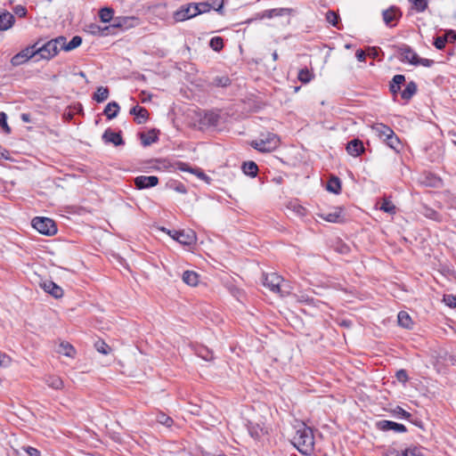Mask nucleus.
<instances>
[{"instance_id":"55","label":"nucleus","mask_w":456,"mask_h":456,"mask_svg":"<svg viewBox=\"0 0 456 456\" xmlns=\"http://www.w3.org/2000/svg\"><path fill=\"white\" fill-rule=\"evenodd\" d=\"M13 11H14V13H15L16 15H18L19 17H24V16H26V14H27V10H26V8H25L24 6H22V5H16V6L14 7V10H13Z\"/></svg>"},{"instance_id":"58","label":"nucleus","mask_w":456,"mask_h":456,"mask_svg":"<svg viewBox=\"0 0 456 456\" xmlns=\"http://www.w3.org/2000/svg\"><path fill=\"white\" fill-rule=\"evenodd\" d=\"M9 362L10 358L2 352H0V366H7Z\"/></svg>"},{"instance_id":"34","label":"nucleus","mask_w":456,"mask_h":456,"mask_svg":"<svg viewBox=\"0 0 456 456\" xmlns=\"http://www.w3.org/2000/svg\"><path fill=\"white\" fill-rule=\"evenodd\" d=\"M384 140L386 141L387 144L391 149H394L395 151H399V150L401 148V142L394 131H393L392 134H389Z\"/></svg>"},{"instance_id":"31","label":"nucleus","mask_w":456,"mask_h":456,"mask_svg":"<svg viewBox=\"0 0 456 456\" xmlns=\"http://www.w3.org/2000/svg\"><path fill=\"white\" fill-rule=\"evenodd\" d=\"M397 320H398V324L401 327L405 328V329H411L412 322H411V319L410 315L408 314V313H406L404 311L399 312Z\"/></svg>"},{"instance_id":"26","label":"nucleus","mask_w":456,"mask_h":456,"mask_svg":"<svg viewBox=\"0 0 456 456\" xmlns=\"http://www.w3.org/2000/svg\"><path fill=\"white\" fill-rule=\"evenodd\" d=\"M45 383L48 387L59 390L63 387V381L62 379L55 375H48L45 377Z\"/></svg>"},{"instance_id":"49","label":"nucleus","mask_w":456,"mask_h":456,"mask_svg":"<svg viewBox=\"0 0 456 456\" xmlns=\"http://www.w3.org/2000/svg\"><path fill=\"white\" fill-rule=\"evenodd\" d=\"M443 301L444 304L452 308L456 307V296L452 294L444 295Z\"/></svg>"},{"instance_id":"44","label":"nucleus","mask_w":456,"mask_h":456,"mask_svg":"<svg viewBox=\"0 0 456 456\" xmlns=\"http://www.w3.org/2000/svg\"><path fill=\"white\" fill-rule=\"evenodd\" d=\"M393 414L400 419H409L411 414L406 411H404L402 407L397 406L392 411Z\"/></svg>"},{"instance_id":"45","label":"nucleus","mask_w":456,"mask_h":456,"mask_svg":"<svg viewBox=\"0 0 456 456\" xmlns=\"http://www.w3.org/2000/svg\"><path fill=\"white\" fill-rule=\"evenodd\" d=\"M339 20V16L333 11H328L326 13V20L336 27L338 25Z\"/></svg>"},{"instance_id":"30","label":"nucleus","mask_w":456,"mask_h":456,"mask_svg":"<svg viewBox=\"0 0 456 456\" xmlns=\"http://www.w3.org/2000/svg\"><path fill=\"white\" fill-rule=\"evenodd\" d=\"M327 190L335 194H338L341 191V182L338 177L332 176L330 178L327 183Z\"/></svg>"},{"instance_id":"27","label":"nucleus","mask_w":456,"mask_h":456,"mask_svg":"<svg viewBox=\"0 0 456 456\" xmlns=\"http://www.w3.org/2000/svg\"><path fill=\"white\" fill-rule=\"evenodd\" d=\"M416 93L417 85L415 82L411 81L406 85L405 89L401 92V97L405 101H409Z\"/></svg>"},{"instance_id":"16","label":"nucleus","mask_w":456,"mask_h":456,"mask_svg":"<svg viewBox=\"0 0 456 456\" xmlns=\"http://www.w3.org/2000/svg\"><path fill=\"white\" fill-rule=\"evenodd\" d=\"M44 290L55 298H60L63 295V289L52 281H45L41 284Z\"/></svg>"},{"instance_id":"12","label":"nucleus","mask_w":456,"mask_h":456,"mask_svg":"<svg viewBox=\"0 0 456 456\" xmlns=\"http://www.w3.org/2000/svg\"><path fill=\"white\" fill-rule=\"evenodd\" d=\"M292 9L289 8H274L265 10L262 12L256 13V20L272 19L273 17H280L285 15H290Z\"/></svg>"},{"instance_id":"63","label":"nucleus","mask_w":456,"mask_h":456,"mask_svg":"<svg viewBox=\"0 0 456 456\" xmlns=\"http://www.w3.org/2000/svg\"><path fill=\"white\" fill-rule=\"evenodd\" d=\"M189 411L191 414L200 415V407L197 405H191V408L189 410Z\"/></svg>"},{"instance_id":"37","label":"nucleus","mask_w":456,"mask_h":456,"mask_svg":"<svg viewBox=\"0 0 456 456\" xmlns=\"http://www.w3.org/2000/svg\"><path fill=\"white\" fill-rule=\"evenodd\" d=\"M142 143L144 146H149L158 140V136L154 130L150 131L148 134H141Z\"/></svg>"},{"instance_id":"11","label":"nucleus","mask_w":456,"mask_h":456,"mask_svg":"<svg viewBox=\"0 0 456 456\" xmlns=\"http://www.w3.org/2000/svg\"><path fill=\"white\" fill-rule=\"evenodd\" d=\"M139 25V19L134 16L116 17L113 19L112 28L128 29Z\"/></svg>"},{"instance_id":"56","label":"nucleus","mask_w":456,"mask_h":456,"mask_svg":"<svg viewBox=\"0 0 456 456\" xmlns=\"http://www.w3.org/2000/svg\"><path fill=\"white\" fill-rule=\"evenodd\" d=\"M380 51L378 47H368L367 49V54L372 58L375 59L379 56V52Z\"/></svg>"},{"instance_id":"50","label":"nucleus","mask_w":456,"mask_h":456,"mask_svg":"<svg viewBox=\"0 0 456 456\" xmlns=\"http://www.w3.org/2000/svg\"><path fill=\"white\" fill-rule=\"evenodd\" d=\"M95 348L102 354H108L110 352V346L103 341H97L95 343Z\"/></svg>"},{"instance_id":"48","label":"nucleus","mask_w":456,"mask_h":456,"mask_svg":"<svg viewBox=\"0 0 456 456\" xmlns=\"http://www.w3.org/2000/svg\"><path fill=\"white\" fill-rule=\"evenodd\" d=\"M0 126L4 130L6 134L11 133V128L7 124V115L4 112H0Z\"/></svg>"},{"instance_id":"21","label":"nucleus","mask_w":456,"mask_h":456,"mask_svg":"<svg viewBox=\"0 0 456 456\" xmlns=\"http://www.w3.org/2000/svg\"><path fill=\"white\" fill-rule=\"evenodd\" d=\"M63 44H61V50L65 52H70L82 44V37L79 36L73 37L69 43H67V38L65 37H63Z\"/></svg>"},{"instance_id":"39","label":"nucleus","mask_w":456,"mask_h":456,"mask_svg":"<svg viewBox=\"0 0 456 456\" xmlns=\"http://www.w3.org/2000/svg\"><path fill=\"white\" fill-rule=\"evenodd\" d=\"M58 352L63 355L73 357L75 354V348L69 343L62 342L59 346Z\"/></svg>"},{"instance_id":"1","label":"nucleus","mask_w":456,"mask_h":456,"mask_svg":"<svg viewBox=\"0 0 456 456\" xmlns=\"http://www.w3.org/2000/svg\"><path fill=\"white\" fill-rule=\"evenodd\" d=\"M294 444L297 450L305 455L310 454L314 448V436L313 430L305 424L297 430L294 436Z\"/></svg>"},{"instance_id":"33","label":"nucleus","mask_w":456,"mask_h":456,"mask_svg":"<svg viewBox=\"0 0 456 456\" xmlns=\"http://www.w3.org/2000/svg\"><path fill=\"white\" fill-rule=\"evenodd\" d=\"M219 115L215 112H207L203 117V123L204 125L209 126H216L219 122Z\"/></svg>"},{"instance_id":"28","label":"nucleus","mask_w":456,"mask_h":456,"mask_svg":"<svg viewBox=\"0 0 456 456\" xmlns=\"http://www.w3.org/2000/svg\"><path fill=\"white\" fill-rule=\"evenodd\" d=\"M110 91L107 86H99L93 95V100L97 102H103L109 98Z\"/></svg>"},{"instance_id":"61","label":"nucleus","mask_w":456,"mask_h":456,"mask_svg":"<svg viewBox=\"0 0 456 456\" xmlns=\"http://www.w3.org/2000/svg\"><path fill=\"white\" fill-rule=\"evenodd\" d=\"M175 190L180 193H186L187 192V190L185 188V186L183 184V183H179L178 185H176L175 187Z\"/></svg>"},{"instance_id":"38","label":"nucleus","mask_w":456,"mask_h":456,"mask_svg":"<svg viewBox=\"0 0 456 456\" xmlns=\"http://www.w3.org/2000/svg\"><path fill=\"white\" fill-rule=\"evenodd\" d=\"M113 13H114L113 9L109 8V7H104L100 10L99 16H100L101 20L102 22L106 23L110 20H113V19H114Z\"/></svg>"},{"instance_id":"41","label":"nucleus","mask_w":456,"mask_h":456,"mask_svg":"<svg viewBox=\"0 0 456 456\" xmlns=\"http://www.w3.org/2000/svg\"><path fill=\"white\" fill-rule=\"evenodd\" d=\"M380 210L388 213V214H395V206L387 199H384L380 207Z\"/></svg>"},{"instance_id":"51","label":"nucleus","mask_w":456,"mask_h":456,"mask_svg":"<svg viewBox=\"0 0 456 456\" xmlns=\"http://www.w3.org/2000/svg\"><path fill=\"white\" fill-rule=\"evenodd\" d=\"M230 78L228 77H217L215 78V85L222 87H225L230 85Z\"/></svg>"},{"instance_id":"57","label":"nucleus","mask_w":456,"mask_h":456,"mask_svg":"<svg viewBox=\"0 0 456 456\" xmlns=\"http://www.w3.org/2000/svg\"><path fill=\"white\" fill-rule=\"evenodd\" d=\"M24 449L28 456H39L40 455V452L34 447L27 446Z\"/></svg>"},{"instance_id":"35","label":"nucleus","mask_w":456,"mask_h":456,"mask_svg":"<svg viewBox=\"0 0 456 456\" xmlns=\"http://www.w3.org/2000/svg\"><path fill=\"white\" fill-rule=\"evenodd\" d=\"M156 421L167 428H171L174 424L173 419L162 411L156 414Z\"/></svg>"},{"instance_id":"10","label":"nucleus","mask_w":456,"mask_h":456,"mask_svg":"<svg viewBox=\"0 0 456 456\" xmlns=\"http://www.w3.org/2000/svg\"><path fill=\"white\" fill-rule=\"evenodd\" d=\"M376 428L384 432L392 430L395 433H405L407 431L404 425L386 419L377 421Z\"/></svg>"},{"instance_id":"52","label":"nucleus","mask_w":456,"mask_h":456,"mask_svg":"<svg viewBox=\"0 0 456 456\" xmlns=\"http://www.w3.org/2000/svg\"><path fill=\"white\" fill-rule=\"evenodd\" d=\"M396 379L400 381V382H403V383H405L408 381V374L406 372L405 370H399L396 371Z\"/></svg>"},{"instance_id":"6","label":"nucleus","mask_w":456,"mask_h":456,"mask_svg":"<svg viewBox=\"0 0 456 456\" xmlns=\"http://www.w3.org/2000/svg\"><path fill=\"white\" fill-rule=\"evenodd\" d=\"M168 234L179 243L183 245L189 246L196 241V234L191 230L174 231L173 232L168 231Z\"/></svg>"},{"instance_id":"2","label":"nucleus","mask_w":456,"mask_h":456,"mask_svg":"<svg viewBox=\"0 0 456 456\" xmlns=\"http://www.w3.org/2000/svg\"><path fill=\"white\" fill-rule=\"evenodd\" d=\"M63 36H60L42 45L41 40L37 41L33 45L35 46L37 56L38 55L39 58L43 60H51L58 54L60 50H61V44H63Z\"/></svg>"},{"instance_id":"4","label":"nucleus","mask_w":456,"mask_h":456,"mask_svg":"<svg viewBox=\"0 0 456 456\" xmlns=\"http://www.w3.org/2000/svg\"><path fill=\"white\" fill-rule=\"evenodd\" d=\"M280 144L279 137L273 133L261 134V137L251 142V146L262 152H270L275 150Z\"/></svg>"},{"instance_id":"32","label":"nucleus","mask_w":456,"mask_h":456,"mask_svg":"<svg viewBox=\"0 0 456 456\" xmlns=\"http://www.w3.org/2000/svg\"><path fill=\"white\" fill-rule=\"evenodd\" d=\"M297 78L301 83L307 84L314 78V74L307 68H304L298 71Z\"/></svg>"},{"instance_id":"43","label":"nucleus","mask_w":456,"mask_h":456,"mask_svg":"<svg viewBox=\"0 0 456 456\" xmlns=\"http://www.w3.org/2000/svg\"><path fill=\"white\" fill-rule=\"evenodd\" d=\"M108 30L109 27L101 28L99 25L96 24H91L89 26V31L94 35L106 36L108 35Z\"/></svg>"},{"instance_id":"24","label":"nucleus","mask_w":456,"mask_h":456,"mask_svg":"<svg viewBox=\"0 0 456 456\" xmlns=\"http://www.w3.org/2000/svg\"><path fill=\"white\" fill-rule=\"evenodd\" d=\"M182 279L189 286H196L199 283V275L193 271H185L182 275Z\"/></svg>"},{"instance_id":"7","label":"nucleus","mask_w":456,"mask_h":456,"mask_svg":"<svg viewBox=\"0 0 456 456\" xmlns=\"http://www.w3.org/2000/svg\"><path fill=\"white\" fill-rule=\"evenodd\" d=\"M35 56H37L35 52V46L32 45L21 50L17 54H15L11 59V63L12 66H20Z\"/></svg>"},{"instance_id":"3","label":"nucleus","mask_w":456,"mask_h":456,"mask_svg":"<svg viewBox=\"0 0 456 456\" xmlns=\"http://www.w3.org/2000/svg\"><path fill=\"white\" fill-rule=\"evenodd\" d=\"M398 52L401 55L400 60L403 62H408L414 66L421 65L424 67H431L434 64L433 60L419 57L414 50L407 45L399 46Z\"/></svg>"},{"instance_id":"13","label":"nucleus","mask_w":456,"mask_h":456,"mask_svg":"<svg viewBox=\"0 0 456 456\" xmlns=\"http://www.w3.org/2000/svg\"><path fill=\"white\" fill-rule=\"evenodd\" d=\"M158 183L159 178L155 175H140L134 178V184L139 190L154 187Z\"/></svg>"},{"instance_id":"54","label":"nucleus","mask_w":456,"mask_h":456,"mask_svg":"<svg viewBox=\"0 0 456 456\" xmlns=\"http://www.w3.org/2000/svg\"><path fill=\"white\" fill-rule=\"evenodd\" d=\"M425 216L433 220H439V214L431 208L426 210Z\"/></svg>"},{"instance_id":"36","label":"nucleus","mask_w":456,"mask_h":456,"mask_svg":"<svg viewBox=\"0 0 456 456\" xmlns=\"http://www.w3.org/2000/svg\"><path fill=\"white\" fill-rule=\"evenodd\" d=\"M322 217L330 223H339L342 221L341 218V210L336 209L334 212L322 214Z\"/></svg>"},{"instance_id":"8","label":"nucleus","mask_w":456,"mask_h":456,"mask_svg":"<svg viewBox=\"0 0 456 456\" xmlns=\"http://www.w3.org/2000/svg\"><path fill=\"white\" fill-rule=\"evenodd\" d=\"M197 6L194 4L182 5L179 10L174 13L175 21H183L185 20L197 16Z\"/></svg>"},{"instance_id":"42","label":"nucleus","mask_w":456,"mask_h":456,"mask_svg":"<svg viewBox=\"0 0 456 456\" xmlns=\"http://www.w3.org/2000/svg\"><path fill=\"white\" fill-rule=\"evenodd\" d=\"M209 46L216 52H219L224 47V40L220 37H215L210 39Z\"/></svg>"},{"instance_id":"19","label":"nucleus","mask_w":456,"mask_h":456,"mask_svg":"<svg viewBox=\"0 0 456 456\" xmlns=\"http://www.w3.org/2000/svg\"><path fill=\"white\" fill-rule=\"evenodd\" d=\"M14 21V16L7 11H4L0 13V30L4 31L9 29L12 27Z\"/></svg>"},{"instance_id":"22","label":"nucleus","mask_w":456,"mask_h":456,"mask_svg":"<svg viewBox=\"0 0 456 456\" xmlns=\"http://www.w3.org/2000/svg\"><path fill=\"white\" fill-rule=\"evenodd\" d=\"M119 111V105L116 102H109L104 110L103 113L106 115L108 119H113L116 118Z\"/></svg>"},{"instance_id":"17","label":"nucleus","mask_w":456,"mask_h":456,"mask_svg":"<svg viewBox=\"0 0 456 456\" xmlns=\"http://www.w3.org/2000/svg\"><path fill=\"white\" fill-rule=\"evenodd\" d=\"M346 151L353 157H358L364 151V146L361 140L354 139L346 145Z\"/></svg>"},{"instance_id":"60","label":"nucleus","mask_w":456,"mask_h":456,"mask_svg":"<svg viewBox=\"0 0 456 456\" xmlns=\"http://www.w3.org/2000/svg\"><path fill=\"white\" fill-rule=\"evenodd\" d=\"M200 355L203 359H205V360H207V361H210V360H212V359H213V354H212L211 352L208 351V350H206V353H205V354L200 353Z\"/></svg>"},{"instance_id":"20","label":"nucleus","mask_w":456,"mask_h":456,"mask_svg":"<svg viewBox=\"0 0 456 456\" xmlns=\"http://www.w3.org/2000/svg\"><path fill=\"white\" fill-rule=\"evenodd\" d=\"M194 6H197V15L200 13H205L210 11L211 8H214L217 12L223 14V7H224V0H221L218 6L216 8L215 5H211L208 3H199L194 4Z\"/></svg>"},{"instance_id":"15","label":"nucleus","mask_w":456,"mask_h":456,"mask_svg":"<svg viewBox=\"0 0 456 456\" xmlns=\"http://www.w3.org/2000/svg\"><path fill=\"white\" fill-rule=\"evenodd\" d=\"M102 138L105 143H112L115 146H120L125 143L121 136V133H116L112 131L110 128L105 130Z\"/></svg>"},{"instance_id":"40","label":"nucleus","mask_w":456,"mask_h":456,"mask_svg":"<svg viewBox=\"0 0 456 456\" xmlns=\"http://www.w3.org/2000/svg\"><path fill=\"white\" fill-rule=\"evenodd\" d=\"M402 456H424L423 449L419 446H411L403 452Z\"/></svg>"},{"instance_id":"23","label":"nucleus","mask_w":456,"mask_h":456,"mask_svg":"<svg viewBox=\"0 0 456 456\" xmlns=\"http://www.w3.org/2000/svg\"><path fill=\"white\" fill-rule=\"evenodd\" d=\"M405 82V77L403 75H395L392 78L390 83V92L393 94H396L401 90V86Z\"/></svg>"},{"instance_id":"29","label":"nucleus","mask_w":456,"mask_h":456,"mask_svg":"<svg viewBox=\"0 0 456 456\" xmlns=\"http://www.w3.org/2000/svg\"><path fill=\"white\" fill-rule=\"evenodd\" d=\"M372 129L379 137H384V139L393 134V130L382 123L373 125Z\"/></svg>"},{"instance_id":"47","label":"nucleus","mask_w":456,"mask_h":456,"mask_svg":"<svg viewBox=\"0 0 456 456\" xmlns=\"http://www.w3.org/2000/svg\"><path fill=\"white\" fill-rule=\"evenodd\" d=\"M414 8L421 12H424L428 7V1L427 0H411Z\"/></svg>"},{"instance_id":"46","label":"nucleus","mask_w":456,"mask_h":456,"mask_svg":"<svg viewBox=\"0 0 456 456\" xmlns=\"http://www.w3.org/2000/svg\"><path fill=\"white\" fill-rule=\"evenodd\" d=\"M448 41V37L447 35H444L443 37H437L435 38V41H434V45L436 46V48H437L438 50H442L444 48L445 46V44L446 42Z\"/></svg>"},{"instance_id":"18","label":"nucleus","mask_w":456,"mask_h":456,"mask_svg":"<svg viewBox=\"0 0 456 456\" xmlns=\"http://www.w3.org/2000/svg\"><path fill=\"white\" fill-rule=\"evenodd\" d=\"M129 113L134 116V121L137 124H144L149 118L148 110L145 108L141 107L139 105L133 107L130 110Z\"/></svg>"},{"instance_id":"64","label":"nucleus","mask_w":456,"mask_h":456,"mask_svg":"<svg viewBox=\"0 0 456 456\" xmlns=\"http://www.w3.org/2000/svg\"><path fill=\"white\" fill-rule=\"evenodd\" d=\"M182 171H189V172H192V169L190 168L189 167H187L186 164L184 163H182L180 164V167H179Z\"/></svg>"},{"instance_id":"59","label":"nucleus","mask_w":456,"mask_h":456,"mask_svg":"<svg viewBox=\"0 0 456 456\" xmlns=\"http://www.w3.org/2000/svg\"><path fill=\"white\" fill-rule=\"evenodd\" d=\"M355 57L359 61H364L366 58V53L361 49L357 50L355 53Z\"/></svg>"},{"instance_id":"9","label":"nucleus","mask_w":456,"mask_h":456,"mask_svg":"<svg viewBox=\"0 0 456 456\" xmlns=\"http://www.w3.org/2000/svg\"><path fill=\"white\" fill-rule=\"evenodd\" d=\"M283 278L275 273H267L264 277V286L274 293L281 294V284Z\"/></svg>"},{"instance_id":"53","label":"nucleus","mask_w":456,"mask_h":456,"mask_svg":"<svg viewBox=\"0 0 456 456\" xmlns=\"http://www.w3.org/2000/svg\"><path fill=\"white\" fill-rule=\"evenodd\" d=\"M293 211L298 216H304L305 215V208L298 204L292 205Z\"/></svg>"},{"instance_id":"14","label":"nucleus","mask_w":456,"mask_h":456,"mask_svg":"<svg viewBox=\"0 0 456 456\" xmlns=\"http://www.w3.org/2000/svg\"><path fill=\"white\" fill-rule=\"evenodd\" d=\"M383 20L387 26L394 27L395 26L396 20L401 16V12L396 7H390L382 12Z\"/></svg>"},{"instance_id":"62","label":"nucleus","mask_w":456,"mask_h":456,"mask_svg":"<svg viewBox=\"0 0 456 456\" xmlns=\"http://www.w3.org/2000/svg\"><path fill=\"white\" fill-rule=\"evenodd\" d=\"M20 118H21V120H22L23 122H25V123H29V122L31 121V119H30V114H28V113H22V114L20 115Z\"/></svg>"},{"instance_id":"5","label":"nucleus","mask_w":456,"mask_h":456,"mask_svg":"<svg viewBox=\"0 0 456 456\" xmlns=\"http://www.w3.org/2000/svg\"><path fill=\"white\" fill-rule=\"evenodd\" d=\"M32 226L37 232L46 236H52L57 232L54 221L48 217L37 216L33 218Z\"/></svg>"},{"instance_id":"25","label":"nucleus","mask_w":456,"mask_h":456,"mask_svg":"<svg viewBox=\"0 0 456 456\" xmlns=\"http://www.w3.org/2000/svg\"><path fill=\"white\" fill-rule=\"evenodd\" d=\"M241 169L243 173L250 177H255L257 175L258 167L254 161H246L242 164Z\"/></svg>"}]
</instances>
